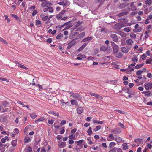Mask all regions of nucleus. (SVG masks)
Here are the masks:
<instances>
[{"label": "nucleus", "instance_id": "f257e3e1", "mask_svg": "<svg viewBox=\"0 0 152 152\" xmlns=\"http://www.w3.org/2000/svg\"><path fill=\"white\" fill-rule=\"evenodd\" d=\"M83 140H81L78 141H76L75 142L77 144V146L76 148V150L77 151H79L80 149H81L82 147V143L83 142Z\"/></svg>", "mask_w": 152, "mask_h": 152}, {"label": "nucleus", "instance_id": "f03ea898", "mask_svg": "<svg viewBox=\"0 0 152 152\" xmlns=\"http://www.w3.org/2000/svg\"><path fill=\"white\" fill-rule=\"evenodd\" d=\"M144 87L146 90H149L152 88V83L150 82L146 83L144 84Z\"/></svg>", "mask_w": 152, "mask_h": 152}, {"label": "nucleus", "instance_id": "7ed1b4c3", "mask_svg": "<svg viewBox=\"0 0 152 152\" xmlns=\"http://www.w3.org/2000/svg\"><path fill=\"white\" fill-rule=\"evenodd\" d=\"M111 45L113 47V51L115 53H116L118 50V45L115 44L113 42H112Z\"/></svg>", "mask_w": 152, "mask_h": 152}, {"label": "nucleus", "instance_id": "20e7f679", "mask_svg": "<svg viewBox=\"0 0 152 152\" xmlns=\"http://www.w3.org/2000/svg\"><path fill=\"white\" fill-rule=\"evenodd\" d=\"M89 94L91 96L95 97L97 99H99L100 100H102L103 99V97L102 96L99 95L98 94H96L94 93H93L92 92H89Z\"/></svg>", "mask_w": 152, "mask_h": 152}, {"label": "nucleus", "instance_id": "39448f33", "mask_svg": "<svg viewBox=\"0 0 152 152\" xmlns=\"http://www.w3.org/2000/svg\"><path fill=\"white\" fill-rule=\"evenodd\" d=\"M51 4L48 1H45L42 2L41 4V6L42 7H48V5H50Z\"/></svg>", "mask_w": 152, "mask_h": 152}, {"label": "nucleus", "instance_id": "423d86ee", "mask_svg": "<svg viewBox=\"0 0 152 152\" xmlns=\"http://www.w3.org/2000/svg\"><path fill=\"white\" fill-rule=\"evenodd\" d=\"M70 94L71 95H70L71 97H72L74 99L78 100L79 99L80 97V95H79L76 93H74L71 92L70 93Z\"/></svg>", "mask_w": 152, "mask_h": 152}, {"label": "nucleus", "instance_id": "0eeeda50", "mask_svg": "<svg viewBox=\"0 0 152 152\" xmlns=\"http://www.w3.org/2000/svg\"><path fill=\"white\" fill-rule=\"evenodd\" d=\"M65 12V10H63L56 15V18L58 19V20L59 19L62 18L63 15L64 14Z\"/></svg>", "mask_w": 152, "mask_h": 152}, {"label": "nucleus", "instance_id": "6e6552de", "mask_svg": "<svg viewBox=\"0 0 152 152\" xmlns=\"http://www.w3.org/2000/svg\"><path fill=\"white\" fill-rule=\"evenodd\" d=\"M115 138L113 134H110L107 138V140L108 141H113L115 140Z\"/></svg>", "mask_w": 152, "mask_h": 152}, {"label": "nucleus", "instance_id": "1a4fd4ad", "mask_svg": "<svg viewBox=\"0 0 152 152\" xmlns=\"http://www.w3.org/2000/svg\"><path fill=\"white\" fill-rule=\"evenodd\" d=\"M110 36L112 39L113 40L114 42H116L118 41V38L115 34H111Z\"/></svg>", "mask_w": 152, "mask_h": 152}, {"label": "nucleus", "instance_id": "9d476101", "mask_svg": "<svg viewBox=\"0 0 152 152\" xmlns=\"http://www.w3.org/2000/svg\"><path fill=\"white\" fill-rule=\"evenodd\" d=\"M58 4L61 5H63L64 7L66 6H69L70 4V2L68 1L64 2V1H61L58 2Z\"/></svg>", "mask_w": 152, "mask_h": 152}, {"label": "nucleus", "instance_id": "9b49d317", "mask_svg": "<svg viewBox=\"0 0 152 152\" xmlns=\"http://www.w3.org/2000/svg\"><path fill=\"white\" fill-rule=\"evenodd\" d=\"M113 133L115 134H120L121 133V131L118 129H115L112 130L111 131Z\"/></svg>", "mask_w": 152, "mask_h": 152}, {"label": "nucleus", "instance_id": "f8f14e48", "mask_svg": "<svg viewBox=\"0 0 152 152\" xmlns=\"http://www.w3.org/2000/svg\"><path fill=\"white\" fill-rule=\"evenodd\" d=\"M76 39L73 40L69 43L68 46V48H71L76 43V42L75 41Z\"/></svg>", "mask_w": 152, "mask_h": 152}, {"label": "nucleus", "instance_id": "ddd939ff", "mask_svg": "<svg viewBox=\"0 0 152 152\" xmlns=\"http://www.w3.org/2000/svg\"><path fill=\"white\" fill-rule=\"evenodd\" d=\"M124 27L123 25L121 23H117L115 25V28L117 29H119Z\"/></svg>", "mask_w": 152, "mask_h": 152}, {"label": "nucleus", "instance_id": "4468645a", "mask_svg": "<svg viewBox=\"0 0 152 152\" xmlns=\"http://www.w3.org/2000/svg\"><path fill=\"white\" fill-rule=\"evenodd\" d=\"M93 39V37L91 36L88 37L83 39L82 41L83 42H88L91 40Z\"/></svg>", "mask_w": 152, "mask_h": 152}, {"label": "nucleus", "instance_id": "2eb2a0df", "mask_svg": "<svg viewBox=\"0 0 152 152\" xmlns=\"http://www.w3.org/2000/svg\"><path fill=\"white\" fill-rule=\"evenodd\" d=\"M115 140L118 143L124 142V141L122 140V139L119 137H116L115 138Z\"/></svg>", "mask_w": 152, "mask_h": 152}, {"label": "nucleus", "instance_id": "dca6fc26", "mask_svg": "<svg viewBox=\"0 0 152 152\" xmlns=\"http://www.w3.org/2000/svg\"><path fill=\"white\" fill-rule=\"evenodd\" d=\"M16 65L19 67L25 69H27L28 68L24 66L23 65H22L19 62H17Z\"/></svg>", "mask_w": 152, "mask_h": 152}, {"label": "nucleus", "instance_id": "f3484780", "mask_svg": "<svg viewBox=\"0 0 152 152\" xmlns=\"http://www.w3.org/2000/svg\"><path fill=\"white\" fill-rule=\"evenodd\" d=\"M145 3L146 5L150 6L152 4V0H145Z\"/></svg>", "mask_w": 152, "mask_h": 152}, {"label": "nucleus", "instance_id": "a211bd4d", "mask_svg": "<svg viewBox=\"0 0 152 152\" xmlns=\"http://www.w3.org/2000/svg\"><path fill=\"white\" fill-rule=\"evenodd\" d=\"M142 93L145 95V96H149L150 94L151 93L149 91H145L142 92Z\"/></svg>", "mask_w": 152, "mask_h": 152}, {"label": "nucleus", "instance_id": "6ab92c4d", "mask_svg": "<svg viewBox=\"0 0 152 152\" xmlns=\"http://www.w3.org/2000/svg\"><path fill=\"white\" fill-rule=\"evenodd\" d=\"M86 33L85 32H83L80 33L76 38V39H78L79 38H81L83 37L85 35Z\"/></svg>", "mask_w": 152, "mask_h": 152}, {"label": "nucleus", "instance_id": "aec40b11", "mask_svg": "<svg viewBox=\"0 0 152 152\" xmlns=\"http://www.w3.org/2000/svg\"><path fill=\"white\" fill-rule=\"evenodd\" d=\"M48 113L49 114H53L54 115V116H57V117H59V113H56L55 111H49L48 112Z\"/></svg>", "mask_w": 152, "mask_h": 152}, {"label": "nucleus", "instance_id": "412c9836", "mask_svg": "<svg viewBox=\"0 0 152 152\" xmlns=\"http://www.w3.org/2000/svg\"><path fill=\"white\" fill-rule=\"evenodd\" d=\"M135 142L139 144H142L143 142V140L139 138L135 139Z\"/></svg>", "mask_w": 152, "mask_h": 152}, {"label": "nucleus", "instance_id": "4be33fe9", "mask_svg": "<svg viewBox=\"0 0 152 152\" xmlns=\"http://www.w3.org/2000/svg\"><path fill=\"white\" fill-rule=\"evenodd\" d=\"M45 119L44 118V117H40V118H39L38 119L35 120V122L36 123H37L39 122L42 121L44 120Z\"/></svg>", "mask_w": 152, "mask_h": 152}, {"label": "nucleus", "instance_id": "5701e85b", "mask_svg": "<svg viewBox=\"0 0 152 152\" xmlns=\"http://www.w3.org/2000/svg\"><path fill=\"white\" fill-rule=\"evenodd\" d=\"M116 143L114 142H112L109 143V148H111L113 147L115 145Z\"/></svg>", "mask_w": 152, "mask_h": 152}, {"label": "nucleus", "instance_id": "b1692460", "mask_svg": "<svg viewBox=\"0 0 152 152\" xmlns=\"http://www.w3.org/2000/svg\"><path fill=\"white\" fill-rule=\"evenodd\" d=\"M138 59L137 56L135 55L133 56V57L132 58L131 61L134 62H137L138 61Z\"/></svg>", "mask_w": 152, "mask_h": 152}, {"label": "nucleus", "instance_id": "393cba45", "mask_svg": "<svg viewBox=\"0 0 152 152\" xmlns=\"http://www.w3.org/2000/svg\"><path fill=\"white\" fill-rule=\"evenodd\" d=\"M126 42L128 45H131L132 44L133 41L131 39H128L126 40Z\"/></svg>", "mask_w": 152, "mask_h": 152}, {"label": "nucleus", "instance_id": "a878e982", "mask_svg": "<svg viewBox=\"0 0 152 152\" xmlns=\"http://www.w3.org/2000/svg\"><path fill=\"white\" fill-rule=\"evenodd\" d=\"M83 108L81 107H79L77 108V112L79 114H80L82 112Z\"/></svg>", "mask_w": 152, "mask_h": 152}, {"label": "nucleus", "instance_id": "bb28decb", "mask_svg": "<svg viewBox=\"0 0 152 152\" xmlns=\"http://www.w3.org/2000/svg\"><path fill=\"white\" fill-rule=\"evenodd\" d=\"M123 149V150H126L128 149V146L127 145V143H124L122 145Z\"/></svg>", "mask_w": 152, "mask_h": 152}, {"label": "nucleus", "instance_id": "cd10ccee", "mask_svg": "<svg viewBox=\"0 0 152 152\" xmlns=\"http://www.w3.org/2000/svg\"><path fill=\"white\" fill-rule=\"evenodd\" d=\"M66 145V142H61L60 144L58 145V146L60 148H63L65 147Z\"/></svg>", "mask_w": 152, "mask_h": 152}, {"label": "nucleus", "instance_id": "c85d7f7f", "mask_svg": "<svg viewBox=\"0 0 152 152\" xmlns=\"http://www.w3.org/2000/svg\"><path fill=\"white\" fill-rule=\"evenodd\" d=\"M123 55L122 53L121 52L116 53V57L118 58H121L122 57Z\"/></svg>", "mask_w": 152, "mask_h": 152}, {"label": "nucleus", "instance_id": "c756f323", "mask_svg": "<svg viewBox=\"0 0 152 152\" xmlns=\"http://www.w3.org/2000/svg\"><path fill=\"white\" fill-rule=\"evenodd\" d=\"M40 17L42 18V20L44 21H46L48 18V16H44L43 14H42L40 15Z\"/></svg>", "mask_w": 152, "mask_h": 152}, {"label": "nucleus", "instance_id": "7c9ffc66", "mask_svg": "<svg viewBox=\"0 0 152 152\" xmlns=\"http://www.w3.org/2000/svg\"><path fill=\"white\" fill-rule=\"evenodd\" d=\"M94 124L96 123L99 124H102L103 123V121H100L98 120H93Z\"/></svg>", "mask_w": 152, "mask_h": 152}, {"label": "nucleus", "instance_id": "2f4dec72", "mask_svg": "<svg viewBox=\"0 0 152 152\" xmlns=\"http://www.w3.org/2000/svg\"><path fill=\"white\" fill-rule=\"evenodd\" d=\"M122 51L124 53H127L128 52V50L125 47H122L121 48Z\"/></svg>", "mask_w": 152, "mask_h": 152}, {"label": "nucleus", "instance_id": "473e14b6", "mask_svg": "<svg viewBox=\"0 0 152 152\" xmlns=\"http://www.w3.org/2000/svg\"><path fill=\"white\" fill-rule=\"evenodd\" d=\"M25 142L28 143L31 141V139L29 137H26L24 139Z\"/></svg>", "mask_w": 152, "mask_h": 152}, {"label": "nucleus", "instance_id": "72a5a7b5", "mask_svg": "<svg viewBox=\"0 0 152 152\" xmlns=\"http://www.w3.org/2000/svg\"><path fill=\"white\" fill-rule=\"evenodd\" d=\"M71 103L72 105H78L77 102L76 100H72L71 101Z\"/></svg>", "mask_w": 152, "mask_h": 152}, {"label": "nucleus", "instance_id": "f704fd0d", "mask_svg": "<svg viewBox=\"0 0 152 152\" xmlns=\"http://www.w3.org/2000/svg\"><path fill=\"white\" fill-rule=\"evenodd\" d=\"M11 144L12 146L13 147H15L16 146L17 144V140H12L11 142Z\"/></svg>", "mask_w": 152, "mask_h": 152}, {"label": "nucleus", "instance_id": "c9c22d12", "mask_svg": "<svg viewBox=\"0 0 152 152\" xmlns=\"http://www.w3.org/2000/svg\"><path fill=\"white\" fill-rule=\"evenodd\" d=\"M87 132L89 135H90L92 134V128L91 127H89L87 131Z\"/></svg>", "mask_w": 152, "mask_h": 152}, {"label": "nucleus", "instance_id": "e433bc0d", "mask_svg": "<svg viewBox=\"0 0 152 152\" xmlns=\"http://www.w3.org/2000/svg\"><path fill=\"white\" fill-rule=\"evenodd\" d=\"M144 63L137 64L135 66V68L136 69H139L140 68L142 67V66H143L144 65Z\"/></svg>", "mask_w": 152, "mask_h": 152}, {"label": "nucleus", "instance_id": "4c0bfd02", "mask_svg": "<svg viewBox=\"0 0 152 152\" xmlns=\"http://www.w3.org/2000/svg\"><path fill=\"white\" fill-rule=\"evenodd\" d=\"M41 23V22L40 21L38 20H36V25L37 26L39 27L40 26V25Z\"/></svg>", "mask_w": 152, "mask_h": 152}, {"label": "nucleus", "instance_id": "58836bf2", "mask_svg": "<svg viewBox=\"0 0 152 152\" xmlns=\"http://www.w3.org/2000/svg\"><path fill=\"white\" fill-rule=\"evenodd\" d=\"M63 37V34L61 33H59L57 35L56 37V39H60L61 38Z\"/></svg>", "mask_w": 152, "mask_h": 152}, {"label": "nucleus", "instance_id": "ea45409f", "mask_svg": "<svg viewBox=\"0 0 152 152\" xmlns=\"http://www.w3.org/2000/svg\"><path fill=\"white\" fill-rule=\"evenodd\" d=\"M101 128V126H96V128L93 129V131L95 132H96L99 130Z\"/></svg>", "mask_w": 152, "mask_h": 152}, {"label": "nucleus", "instance_id": "a19ab883", "mask_svg": "<svg viewBox=\"0 0 152 152\" xmlns=\"http://www.w3.org/2000/svg\"><path fill=\"white\" fill-rule=\"evenodd\" d=\"M141 28L140 27H139L137 29H134L133 31L135 32H140L141 31Z\"/></svg>", "mask_w": 152, "mask_h": 152}, {"label": "nucleus", "instance_id": "79ce46f5", "mask_svg": "<svg viewBox=\"0 0 152 152\" xmlns=\"http://www.w3.org/2000/svg\"><path fill=\"white\" fill-rule=\"evenodd\" d=\"M149 33L148 31H146L144 33V34L145 35L144 37V39H146L149 37V36L148 34H147Z\"/></svg>", "mask_w": 152, "mask_h": 152}, {"label": "nucleus", "instance_id": "37998d69", "mask_svg": "<svg viewBox=\"0 0 152 152\" xmlns=\"http://www.w3.org/2000/svg\"><path fill=\"white\" fill-rule=\"evenodd\" d=\"M30 116L33 119H35L37 117L36 115L34 113H32L30 115Z\"/></svg>", "mask_w": 152, "mask_h": 152}, {"label": "nucleus", "instance_id": "c03bdc74", "mask_svg": "<svg viewBox=\"0 0 152 152\" xmlns=\"http://www.w3.org/2000/svg\"><path fill=\"white\" fill-rule=\"evenodd\" d=\"M107 50V48L105 46H102L101 47L100 50L103 51H105Z\"/></svg>", "mask_w": 152, "mask_h": 152}, {"label": "nucleus", "instance_id": "a18cd8bd", "mask_svg": "<svg viewBox=\"0 0 152 152\" xmlns=\"http://www.w3.org/2000/svg\"><path fill=\"white\" fill-rule=\"evenodd\" d=\"M77 56H78L82 58H86V56L85 55L82 54H79Z\"/></svg>", "mask_w": 152, "mask_h": 152}, {"label": "nucleus", "instance_id": "49530a36", "mask_svg": "<svg viewBox=\"0 0 152 152\" xmlns=\"http://www.w3.org/2000/svg\"><path fill=\"white\" fill-rule=\"evenodd\" d=\"M130 36L131 38L133 39H135L136 37V34L134 33H131Z\"/></svg>", "mask_w": 152, "mask_h": 152}, {"label": "nucleus", "instance_id": "de8ad7c7", "mask_svg": "<svg viewBox=\"0 0 152 152\" xmlns=\"http://www.w3.org/2000/svg\"><path fill=\"white\" fill-rule=\"evenodd\" d=\"M117 111L119 113H120L121 114H124L125 113V112L124 111H122L121 110H114V111Z\"/></svg>", "mask_w": 152, "mask_h": 152}, {"label": "nucleus", "instance_id": "09e8293b", "mask_svg": "<svg viewBox=\"0 0 152 152\" xmlns=\"http://www.w3.org/2000/svg\"><path fill=\"white\" fill-rule=\"evenodd\" d=\"M124 30L125 32H128L130 31V28L129 27L125 28H124Z\"/></svg>", "mask_w": 152, "mask_h": 152}, {"label": "nucleus", "instance_id": "8fccbe9b", "mask_svg": "<svg viewBox=\"0 0 152 152\" xmlns=\"http://www.w3.org/2000/svg\"><path fill=\"white\" fill-rule=\"evenodd\" d=\"M69 138L71 140H75V137L74 135L71 134L69 136Z\"/></svg>", "mask_w": 152, "mask_h": 152}, {"label": "nucleus", "instance_id": "3c124183", "mask_svg": "<svg viewBox=\"0 0 152 152\" xmlns=\"http://www.w3.org/2000/svg\"><path fill=\"white\" fill-rule=\"evenodd\" d=\"M130 6L134 10H135L136 9L134 5V2H131L130 3Z\"/></svg>", "mask_w": 152, "mask_h": 152}, {"label": "nucleus", "instance_id": "603ef678", "mask_svg": "<svg viewBox=\"0 0 152 152\" xmlns=\"http://www.w3.org/2000/svg\"><path fill=\"white\" fill-rule=\"evenodd\" d=\"M60 102L62 103L63 105H64V104H66L67 105H68V104H69V102H64V100L62 99H61L60 101Z\"/></svg>", "mask_w": 152, "mask_h": 152}, {"label": "nucleus", "instance_id": "864d4df0", "mask_svg": "<svg viewBox=\"0 0 152 152\" xmlns=\"http://www.w3.org/2000/svg\"><path fill=\"white\" fill-rule=\"evenodd\" d=\"M128 69L131 72L134 71V67L129 65L128 66Z\"/></svg>", "mask_w": 152, "mask_h": 152}, {"label": "nucleus", "instance_id": "5fc2aeb1", "mask_svg": "<svg viewBox=\"0 0 152 152\" xmlns=\"http://www.w3.org/2000/svg\"><path fill=\"white\" fill-rule=\"evenodd\" d=\"M66 121L65 120H62L60 123V124L61 126L64 125L66 123Z\"/></svg>", "mask_w": 152, "mask_h": 152}, {"label": "nucleus", "instance_id": "6e6d98bb", "mask_svg": "<svg viewBox=\"0 0 152 152\" xmlns=\"http://www.w3.org/2000/svg\"><path fill=\"white\" fill-rule=\"evenodd\" d=\"M11 15L16 20H18L19 18L15 14H12Z\"/></svg>", "mask_w": 152, "mask_h": 152}, {"label": "nucleus", "instance_id": "4d7b16f0", "mask_svg": "<svg viewBox=\"0 0 152 152\" xmlns=\"http://www.w3.org/2000/svg\"><path fill=\"white\" fill-rule=\"evenodd\" d=\"M116 149H117V148H114L110 150L109 152H116Z\"/></svg>", "mask_w": 152, "mask_h": 152}, {"label": "nucleus", "instance_id": "13d9d810", "mask_svg": "<svg viewBox=\"0 0 152 152\" xmlns=\"http://www.w3.org/2000/svg\"><path fill=\"white\" fill-rule=\"evenodd\" d=\"M8 104L7 102L6 101H4L3 102L2 106L5 107Z\"/></svg>", "mask_w": 152, "mask_h": 152}, {"label": "nucleus", "instance_id": "bf43d9fd", "mask_svg": "<svg viewBox=\"0 0 152 152\" xmlns=\"http://www.w3.org/2000/svg\"><path fill=\"white\" fill-rule=\"evenodd\" d=\"M143 72L142 70H139L136 72V74L138 75H140Z\"/></svg>", "mask_w": 152, "mask_h": 152}, {"label": "nucleus", "instance_id": "052dcab7", "mask_svg": "<svg viewBox=\"0 0 152 152\" xmlns=\"http://www.w3.org/2000/svg\"><path fill=\"white\" fill-rule=\"evenodd\" d=\"M105 30V28H101L100 30H99V31L100 32H102V34L103 33H105L106 32H104V30Z\"/></svg>", "mask_w": 152, "mask_h": 152}, {"label": "nucleus", "instance_id": "680f3d73", "mask_svg": "<svg viewBox=\"0 0 152 152\" xmlns=\"http://www.w3.org/2000/svg\"><path fill=\"white\" fill-rule=\"evenodd\" d=\"M146 148H147L151 149L152 148V145L151 144H150L149 143H148L147 144V147Z\"/></svg>", "mask_w": 152, "mask_h": 152}, {"label": "nucleus", "instance_id": "e2e57ef3", "mask_svg": "<svg viewBox=\"0 0 152 152\" xmlns=\"http://www.w3.org/2000/svg\"><path fill=\"white\" fill-rule=\"evenodd\" d=\"M126 13H127L126 12H123L121 13H119L118 14V16H123L126 14Z\"/></svg>", "mask_w": 152, "mask_h": 152}, {"label": "nucleus", "instance_id": "0e129e2a", "mask_svg": "<svg viewBox=\"0 0 152 152\" xmlns=\"http://www.w3.org/2000/svg\"><path fill=\"white\" fill-rule=\"evenodd\" d=\"M4 16L5 18V19L7 20V22H9L10 20V19L8 17V16L5 15H4Z\"/></svg>", "mask_w": 152, "mask_h": 152}, {"label": "nucleus", "instance_id": "69168bd1", "mask_svg": "<svg viewBox=\"0 0 152 152\" xmlns=\"http://www.w3.org/2000/svg\"><path fill=\"white\" fill-rule=\"evenodd\" d=\"M48 9L50 12L52 13L53 11V9L51 7H48Z\"/></svg>", "mask_w": 152, "mask_h": 152}, {"label": "nucleus", "instance_id": "338daca9", "mask_svg": "<svg viewBox=\"0 0 152 152\" xmlns=\"http://www.w3.org/2000/svg\"><path fill=\"white\" fill-rule=\"evenodd\" d=\"M147 76L149 78H151L152 77V75L151 73H148L147 75Z\"/></svg>", "mask_w": 152, "mask_h": 152}, {"label": "nucleus", "instance_id": "774afa93", "mask_svg": "<svg viewBox=\"0 0 152 152\" xmlns=\"http://www.w3.org/2000/svg\"><path fill=\"white\" fill-rule=\"evenodd\" d=\"M118 126L122 128H124V126L123 124H122L121 123H119L118 124Z\"/></svg>", "mask_w": 152, "mask_h": 152}]
</instances>
